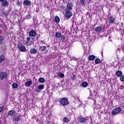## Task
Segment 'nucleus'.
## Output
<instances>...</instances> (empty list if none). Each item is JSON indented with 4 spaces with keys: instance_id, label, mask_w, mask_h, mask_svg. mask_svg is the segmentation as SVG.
Here are the masks:
<instances>
[{
    "instance_id": "nucleus-1",
    "label": "nucleus",
    "mask_w": 124,
    "mask_h": 124,
    "mask_svg": "<svg viewBox=\"0 0 124 124\" xmlns=\"http://www.w3.org/2000/svg\"><path fill=\"white\" fill-rule=\"evenodd\" d=\"M17 48L19 49L20 52H27V49L26 46L23 45L22 44H19L17 46Z\"/></svg>"
},
{
    "instance_id": "nucleus-2",
    "label": "nucleus",
    "mask_w": 124,
    "mask_h": 124,
    "mask_svg": "<svg viewBox=\"0 0 124 124\" xmlns=\"http://www.w3.org/2000/svg\"><path fill=\"white\" fill-rule=\"evenodd\" d=\"M60 103L63 106H65L68 104V100L65 98H63L60 100Z\"/></svg>"
},
{
    "instance_id": "nucleus-3",
    "label": "nucleus",
    "mask_w": 124,
    "mask_h": 124,
    "mask_svg": "<svg viewBox=\"0 0 124 124\" xmlns=\"http://www.w3.org/2000/svg\"><path fill=\"white\" fill-rule=\"evenodd\" d=\"M122 111V108L118 107L113 109L111 112L112 115H117L118 113H120Z\"/></svg>"
},
{
    "instance_id": "nucleus-4",
    "label": "nucleus",
    "mask_w": 124,
    "mask_h": 124,
    "mask_svg": "<svg viewBox=\"0 0 124 124\" xmlns=\"http://www.w3.org/2000/svg\"><path fill=\"white\" fill-rule=\"evenodd\" d=\"M7 77V73L6 72H0V80H3Z\"/></svg>"
},
{
    "instance_id": "nucleus-5",
    "label": "nucleus",
    "mask_w": 124,
    "mask_h": 124,
    "mask_svg": "<svg viewBox=\"0 0 124 124\" xmlns=\"http://www.w3.org/2000/svg\"><path fill=\"white\" fill-rule=\"evenodd\" d=\"M65 13L64 16H72V13L70 11L71 10H68V9H65Z\"/></svg>"
},
{
    "instance_id": "nucleus-6",
    "label": "nucleus",
    "mask_w": 124,
    "mask_h": 124,
    "mask_svg": "<svg viewBox=\"0 0 124 124\" xmlns=\"http://www.w3.org/2000/svg\"><path fill=\"white\" fill-rule=\"evenodd\" d=\"M1 2V5L2 6H3L4 7H7L8 6V1L6 0H3V1H0Z\"/></svg>"
},
{
    "instance_id": "nucleus-7",
    "label": "nucleus",
    "mask_w": 124,
    "mask_h": 124,
    "mask_svg": "<svg viewBox=\"0 0 124 124\" xmlns=\"http://www.w3.org/2000/svg\"><path fill=\"white\" fill-rule=\"evenodd\" d=\"M29 36L35 37L36 36V32L34 30H32L29 32Z\"/></svg>"
},
{
    "instance_id": "nucleus-8",
    "label": "nucleus",
    "mask_w": 124,
    "mask_h": 124,
    "mask_svg": "<svg viewBox=\"0 0 124 124\" xmlns=\"http://www.w3.org/2000/svg\"><path fill=\"white\" fill-rule=\"evenodd\" d=\"M72 7H73V4H72L71 2H68L67 5L66 9H68L69 10H72Z\"/></svg>"
},
{
    "instance_id": "nucleus-9",
    "label": "nucleus",
    "mask_w": 124,
    "mask_h": 124,
    "mask_svg": "<svg viewBox=\"0 0 124 124\" xmlns=\"http://www.w3.org/2000/svg\"><path fill=\"white\" fill-rule=\"evenodd\" d=\"M23 4L26 6H29L31 4V1L29 0H25L23 1Z\"/></svg>"
},
{
    "instance_id": "nucleus-10",
    "label": "nucleus",
    "mask_w": 124,
    "mask_h": 124,
    "mask_svg": "<svg viewBox=\"0 0 124 124\" xmlns=\"http://www.w3.org/2000/svg\"><path fill=\"white\" fill-rule=\"evenodd\" d=\"M109 24H113L115 22V18L113 16H109L108 18Z\"/></svg>"
},
{
    "instance_id": "nucleus-11",
    "label": "nucleus",
    "mask_w": 124,
    "mask_h": 124,
    "mask_svg": "<svg viewBox=\"0 0 124 124\" xmlns=\"http://www.w3.org/2000/svg\"><path fill=\"white\" fill-rule=\"evenodd\" d=\"M29 81L25 83L26 87H30L32 84V80L31 78H28Z\"/></svg>"
},
{
    "instance_id": "nucleus-12",
    "label": "nucleus",
    "mask_w": 124,
    "mask_h": 124,
    "mask_svg": "<svg viewBox=\"0 0 124 124\" xmlns=\"http://www.w3.org/2000/svg\"><path fill=\"white\" fill-rule=\"evenodd\" d=\"M44 89V85L42 84V85H40L38 86V88L36 90V92H40V91L43 90Z\"/></svg>"
},
{
    "instance_id": "nucleus-13",
    "label": "nucleus",
    "mask_w": 124,
    "mask_h": 124,
    "mask_svg": "<svg viewBox=\"0 0 124 124\" xmlns=\"http://www.w3.org/2000/svg\"><path fill=\"white\" fill-rule=\"evenodd\" d=\"M13 121L14 122H19L20 121V117L19 116L15 115L13 117Z\"/></svg>"
},
{
    "instance_id": "nucleus-14",
    "label": "nucleus",
    "mask_w": 124,
    "mask_h": 124,
    "mask_svg": "<svg viewBox=\"0 0 124 124\" xmlns=\"http://www.w3.org/2000/svg\"><path fill=\"white\" fill-rule=\"evenodd\" d=\"M79 122L81 124H85V122L87 121V118H85L84 117H80L79 119Z\"/></svg>"
},
{
    "instance_id": "nucleus-15",
    "label": "nucleus",
    "mask_w": 124,
    "mask_h": 124,
    "mask_svg": "<svg viewBox=\"0 0 124 124\" xmlns=\"http://www.w3.org/2000/svg\"><path fill=\"white\" fill-rule=\"evenodd\" d=\"M39 50H40V51H42V52H45V51L47 50V47H46L45 46H40L39 48Z\"/></svg>"
},
{
    "instance_id": "nucleus-16",
    "label": "nucleus",
    "mask_w": 124,
    "mask_h": 124,
    "mask_svg": "<svg viewBox=\"0 0 124 124\" xmlns=\"http://www.w3.org/2000/svg\"><path fill=\"white\" fill-rule=\"evenodd\" d=\"M3 61H5V57L3 55H0V63H1Z\"/></svg>"
},
{
    "instance_id": "nucleus-17",
    "label": "nucleus",
    "mask_w": 124,
    "mask_h": 124,
    "mask_svg": "<svg viewBox=\"0 0 124 124\" xmlns=\"http://www.w3.org/2000/svg\"><path fill=\"white\" fill-rule=\"evenodd\" d=\"M31 54H35L37 53V50L35 48H31L30 50Z\"/></svg>"
},
{
    "instance_id": "nucleus-18",
    "label": "nucleus",
    "mask_w": 124,
    "mask_h": 124,
    "mask_svg": "<svg viewBox=\"0 0 124 124\" xmlns=\"http://www.w3.org/2000/svg\"><path fill=\"white\" fill-rule=\"evenodd\" d=\"M122 74H123V73L122 72V71L120 70L117 71L116 73V76H117V77H121Z\"/></svg>"
},
{
    "instance_id": "nucleus-19",
    "label": "nucleus",
    "mask_w": 124,
    "mask_h": 124,
    "mask_svg": "<svg viewBox=\"0 0 124 124\" xmlns=\"http://www.w3.org/2000/svg\"><path fill=\"white\" fill-rule=\"evenodd\" d=\"M15 114V111L12 110L8 112V116H13Z\"/></svg>"
},
{
    "instance_id": "nucleus-20",
    "label": "nucleus",
    "mask_w": 124,
    "mask_h": 124,
    "mask_svg": "<svg viewBox=\"0 0 124 124\" xmlns=\"http://www.w3.org/2000/svg\"><path fill=\"white\" fill-rule=\"evenodd\" d=\"M101 30H102V28L101 27H97L95 29V31L96 32H100V31H101Z\"/></svg>"
},
{
    "instance_id": "nucleus-21",
    "label": "nucleus",
    "mask_w": 124,
    "mask_h": 124,
    "mask_svg": "<svg viewBox=\"0 0 124 124\" xmlns=\"http://www.w3.org/2000/svg\"><path fill=\"white\" fill-rule=\"evenodd\" d=\"M62 35V33L60 32H57L55 33V37L56 38H60Z\"/></svg>"
},
{
    "instance_id": "nucleus-22",
    "label": "nucleus",
    "mask_w": 124,
    "mask_h": 124,
    "mask_svg": "<svg viewBox=\"0 0 124 124\" xmlns=\"http://www.w3.org/2000/svg\"><path fill=\"white\" fill-rule=\"evenodd\" d=\"M95 59V56L94 55H90L88 58L89 61H94Z\"/></svg>"
},
{
    "instance_id": "nucleus-23",
    "label": "nucleus",
    "mask_w": 124,
    "mask_h": 124,
    "mask_svg": "<svg viewBox=\"0 0 124 124\" xmlns=\"http://www.w3.org/2000/svg\"><path fill=\"white\" fill-rule=\"evenodd\" d=\"M88 82L84 81L82 83L81 86L83 88H87V87H88Z\"/></svg>"
},
{
    "instance_id": "nucleus-24",
    "label": "nucleus",
    "mask_w": 124,
    "mask_h": 124,
    "mask_svg": "<svg viewBox=\"0 0 124 124\" xmlns=\"http://www.w3.org/2000/svg\"><path fill=\"white\" fill-rule=\"evenodd\" d=\"M38 81L39 83H44L45 82V79L43 78H40Z\"/></svg>"
},
{
    "instance_id": "nucleus-25",
    "label": "nucleus",
    "mask_w": 124,
    "mask_h": 124,
    "mask_svg": "<svg viewBox=\"0 0 124 124\" xmlns=\"http://www.w3.org/2000/svg\"><path fill=\"white\" fill-rule=\"evenodd\" d=\"M13 89H17L18 88V84L14 83L12 85Z\"/></svg>"
},
{
    "instance_id": "nucleus-26",
    "label": "nucleus",
    "mask_w": 124,
    "mask_h": 124,
    "mask_svg": "<svg viewBox=\"0 0 124 124\" xmlns=\"http://www.w3.org/2000/svg\"><path fill=\"white\" fill-rule=\"evenodd\" d=\"M54 21L56 23H60V17H59V16H56L54 18Z\"/></svg>"
},
{
    "instance_id": "nucleus-27",
    "label": "nucleus",
    "mask_w": 124,
    "mask_h": 124,
    "mask_svg": "<svg viewBox=\"0 0 124 124\" xmlns=\"http://www.w3.org/2000/svg\"><path fill=\"white\" fill-rule=\"evenodd\" d=\"M58 76V77H60V78H63V77H64V74L62 73H59Z\"/></svg>"
},
{
    "instance_id": "nucleus-28",
    "label": "nucleus",
    "mask_w": 124,
    "mask_h": 124,
    "mask_svg": "<svg viewBox=\"0 0 124 124\" xmlns=\"http://www.w3.org/2000/svg\"><path fill=\"white\" fill-rule=\"evenodd\" d=\"M95 62L96 63V64H98V63H100V59L98 58H96L95 60Z\"/></svg>"
},
{
    "instance_id": "nucleus-29",
    "label": "nucleus",
    "mask_w": 124,
    "mask_h": 124,
    "mask_svg": "<svg viewBox=\"0 0 124 124\" xmlns=\"http://www.w3.org/2000/svg\"><path fill=\"white\" fill-rule=\"evenodd\" d=\"M60 38H61V39L62 41H63L65 40V36H64L63 35H61Z\"/></svg>"
},
{
    "instance_id": "nucleus-30",
    "label": "nucleus",
    "mask_w": 124,
    "mask_h": 124,
    "mask_svg": "<svg viewBox=\"0 0 124 124\" xmlns=\"http://www.w3.org/2000/svg\"><path fill=\"white\" fill-rule=\"evenodd\" d=\"M3 43V37L0 36V45Z\"/></svg>"
},
{
    "instance_id": "nucleus-31",
    "label": "nucleus",
    "mask_w": 124,
    "mask_h": 124,
    "mask_svg": "<svg viewBox=\"0 0 124 124\" xmlns=\"http://www.w3.org/2000/svg\"><path fill=\"white\" fill-rule=\"evenodd\" d=\"M26 45H27V46H31L32 44V42L31 41L30 42H28L27 43H25Z\"/></svg>"
},
{
    "instance_id": "nucleus-32",
    "label": "nucleus",
    "mask_w": 124,
    "mask_h": 124,
    "mask_svg": "<svg viewBox=\"0 0 124 124\" xmlns=\"http://www.w3.org/2000/svg\"><path fill=\"white\" fill-rule=\"evenodd\" d=\"M81 5H85V0H79Z\"/></svg>"
},
{
    "instance_id": "nucleus-33",
    "label": "nucleus",
    "mask_w": 124,
    "mask_h": 124,
    "mask_svg": "<svg viewBox=\"0 0 124 124\" xmlns=\"http://www.w3.org/2000/svg\"><path fill=\"white\" fill-rule=\"evenodd\" d=\"M63 121L64 122V123H67V122H68V119L67 117H64L63 119Z\"/></svg>"
},
{
    "instance_id": "nucleus-34",
    "label": "nucleus",
    "mask_w": 124,
    "mask_h": 124,
    "mask_svg": "<svg viewBox=\"0 0 124 124\" xmlns=\"http://www.w3.org/2000/svg\"><path fill=\"white\" fill-rule=\"evenodd\" d=\"M78 101H80V99H79V98H78V97H76L75 99V102L76 103H77V102H78Z\"/></svg>"
},
{
    "instance_id": "nucleus-35",
    "label": "nucleus",
    "mask_w": 124,
    "mask_h": 124,
    "mask_svg": "<svg viewBox=\"0 0 124 124\" xmlns=\"http://www.w3.org/2000/svg\"><path fill=\"white\" fill-rule=\"evenodd\" d=\"M120 81H121L122 82H124V76H122V77H120Z\"/></svg>"
},
{
    "instance_id": "nucleus-36",
    "label": "nucleus",
    "mask_w": 124,
    "mask_h": 124,
    "mask_svg": "<svg viewBox=\"0 0 124 124\" xmlns=\"http://www.w3.org/2000/svg\"><path fill=\"white\" fill-rule=\"evenodd\" d=\"M27 41H26V42H25V43H28V42H29V41H30V40H31V37H28L27 38Z\"/></svg>"
},
{
    "instance_id": "nucleus-37",
    "label": "nucleus",
    "mask_w": 124,
    "mask_h": 124,
    "mask_svg": "<svg viewBox=\"0 0 124 124\" xmlns=\"http://www.w3.org/2000/svg\"><path fill=\"white\" fill-rule=\"evenodd\" d=\"M16 5L17 6H21V5H22L21 4V3H20V1H17V2H16Z\"/></svg>"
},
{
    "instance_id": "nucleus-38",
    "label": "nucleus",
    "mask_w": 124,
    "mask_h": 124,
    "mask_svg": "<svg viewBox=\"0 0 124 124\" xmlns=\"http://www.w3.org/2000/svg\"><path fill=\"white\" fill-rule=\"evenodd\" d=\"M72 80H75V79H76V76H75V75H73V76L72 77Z\"/></svg>"
},
{
    "instance_id": "nucleus-39",
    "label": "nucleus",
    "mask_w": 124,
    "mask_h": 124,
    "mask_svg": "<svg viewBox=\"0 0 124 124\" xmlns=\"http://www.w3.org/2000/svg\"><path fill=\"white\" fill-rule=\"evenodd\" d=\"M3 110V107H0V113H1L2 112V110Z\"/></svg>"
},
{
    "instance_id": "nucleus-40",
    "label": "nucleus",
    "mask_w": 124,
    "mask_h": 124,
    "mask_svg": "<svg viewBox=\"0 0 124 124\" xmlns=\"http://www.w3.org/2000/svg\"><path fill=\"white\" fill-rule=\"evenodd\" d=\"M71 16H65V19H69Z\"/></svg>"
},
{
    "instance_id": "nucleus-41",
    "label": "nucleus",
    "mask_w": 124,
    "mask_h": 124,
    "mask_svg": "<svg viewBox=\"0 0 124 124\" xmlns=\"http://www.w3.org/2000/svg\"><path fill=\"white\" fill-rule=\"evenodd\" d=\"M119 88L120 89V90H123V89H124V85H121Z\"/></svg>"
},
{
    "instance_id": "nucleus-42",
    "label": "nucleus",
    "mask_w": 124,
    "mask_h": 124,
    "mask_svg": "<svg viewBox=\"0 0 124 124\" xmlns=\"http://www.w3.org/2000/svg\"><path fill=\"white\" fill-rule=\"evenodd\" d=\"M25 17H26V19H31V16H25Z\"/></svg>"
},
{
    "instance_id": "nucleus-43",
    "label": "nucleus",
    "mask_w": 124,
    "mask_h": 124,
    "mask_svg": "<svg viewBox=\"0 0 124 124\" xmlns=\"http://www.w3.org/2000/svg\"><path fill=\"white\" fill-rule=\"evenodd\" d=\"M19 17H20L21 18V19H22V18H23V19H24V18H25V17H24V16H20Z\"/></svg>"
},
{
    "instance_id": "nucleus-44",
    "label": "nucleus",
    "mask_w": 124,
    "mask_h": 124,
    "mask_svg": "<svg viewBox=\"0 0 124 124\" xmlns=\"http://www.w3.org/2000/svg\"><path fill=\"white\" fill-rule=\"evenodd\" d=\"M46 123H47V124H50V122H49V121H47Z\"/></svg>"
},
{
    "instance_id": "nucleus-45",
    "label": "nucleus",
    "mask_w": 124,
    "mask_h": 124,
    "mask_svg": "<svg viewBox=\"0 0 124 124\" xmlns=\"http://www.w3.org/2000/svg\"><path fill=\"white\" fill-rule=\"evenodd\" d=\"M33 21H35V19H34V18H33Z\"/></svg>"
},
{
    "instance_id": "nucleus-46",
    "label": "nucleus",
    "mask_w": 124,
    "mask_h": 124,
    "mask_svg": "<svg viewBox=\"0 0 124 124\" xmlns=\"http://www.w3.org/2000/svg\"><path fill=\"white\" fill-rule=\"evenodd\" d=\"M0 1H3V0H0Z\"/></svg>"
},
{
    "instance_id": "nucleus-47",
    "label": "nucleus",
    "mask_w": 124,
    "mask_h": 124,
    "mask_svg": "<svg viewBox=\"0 0 124 124\" xmlns=\"http://www.w3.org/2000/svg\"><path fill=\"white\" fill-rule=\"evenodd\" d=\"M0 27H1V25H0Z\"/></svg>"
}]
</instances>
